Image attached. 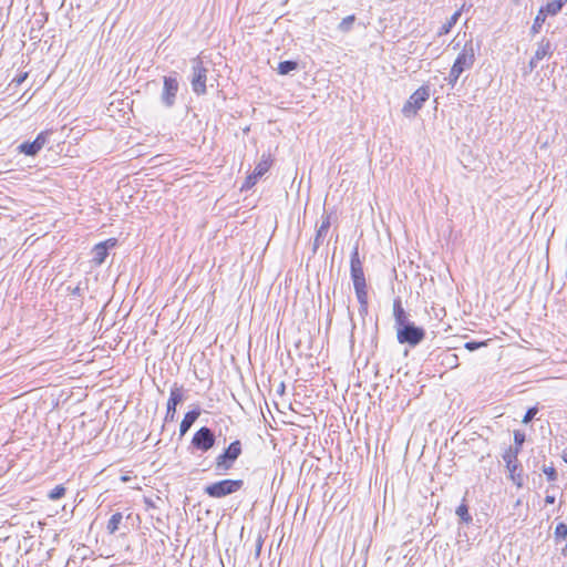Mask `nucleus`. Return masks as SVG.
<instances>
[{
  "label": "nucleus",
  "instance_id": "nucleus-8",
  "mask_svg": "<svg viewBox=\"0 0 567 567\" xmlns=\"http://www.w3.org/2000/svg\"><path fill=\"white\" fill-rule=\"evenodd\" d=\"M216 443V436L212 429L202 426L195 432L192 439V445L202 452L209 451Z\"/></svg>",
  "mask_w": 567,
  "mask_h": 567
},
{
  "label": "nucleus",
  "instance_id": "nucleus-1",
  "mask_svg": "<svg viewBox=\"0 0 567 567\" xmlns=\"http://www.w3.org/2000/svg\"><path fill=\"white\" fill-rule=\"evenodd\" d=\"M243 486V480L226 478L205 486L204 492L209 497L221 498L238 492Z\"/></svg>",
  "mask_w": 567,
  "mask_h": 567
},
{
  "label": "nucleus",
  "instance_id": "nucleus-16",
  "mask_svg": "<svg viewBox=\"0 0 567 567\" xmlns=\"http://www.w3.org/2000/svg\"><path fill=\"white\" fill-rule=\"evenodd\" d=\"M553 53L551 43L549 40L542 39L538 43L537 50L534 54V60H543L545 56Z\"/></svg>",
  "mask_w": 567,
  "mask_h": 567
},
{
  "label": "nucleus",
  "instance_id": "nucleus-42",
  "mask_svg": "<svg viewBox=\"0 0 567 567\" xmlns=\"http://www.w3.org/2000/svg\"><path fill=\"white\" fill-rule=\"evenodd\" d=\"M451 357L453 359L454 365L456 367L457 365V363H456L457 362V355L452 354Z\"/></svg>",
  "mask_w": 567,
  "mask_h": 567
},
{
  "label": "nucleus",
  "instance_id": "nucleus-33",
  "mask_svg": "<svg viewBox=\"0 0 567 567\" xmlns=\"http://www.w3.org/2000/svg\"><path fill=\"white\" fill-rule=\"evenodd\" d=\"M525 434L520 431H515L514 432V442H515V446L513 449H518V453L520 452V449H522V445L524 444L525 442Z\"/></svg>",
  "mask_w": 567,
  "mask_h": 567
},
{
  "label": "nucleus",
  "instance_id": "nucleus-19",
  "mask_svg": "<svg viewBox=\"0 0 567 567\" xmlns=\"http://www.w3.org/2000/svg\"><path fill=\"white\" fill-rule=\"evenodd\" d=\"M460 16H461L460 11H456L455 13H453L452 17L445 23L442 24L437 34L439 35L447 34L451 31V29L456 24Z\"/></svg>",
  "mask_w": 567,
  "mask_h": 567
},
{
  "label": "nucleus",
  "instance_id": "nucleus-43",
  "mask_svg": "<svg viewBox=\"0 0 567 567\" xmlns=\"http://www.w3.org/2000/svg\"><path fill=\"white\" fill-rule=\"evenodd\" d=\"M557 1L561 2V6H564L567 2V0H557Z\"/></svg>",
  "mask_w": 567,
  "mask_h": 567
},
{
  "label": "nucleus",
  "instance_id": "nucleus-35",
  "mask_svg": "<svg viewBox=\"0 0 567 567\" xmlns=\"http://www.w3.org/2000/svg\"><path fill=\"white\" fill-rule=\"evenodd\" d=\"M537 412H538V409H537L536 406H534V408H529V409L526 411V413H525V415H524V417H523V423H529V422L535 417V415L537 414Z\"/></svg>",
  "mask_w": 567,
  "mask_h": 567
},
{
  "label": "nucleus",
  "instance_id": "nucleus-18",
  "mask_svg": "<svg viewBox=\"0 0 567 567\" xmlns=\"http://www.w3.org/2000/svg\"><path fill=\"white\" fill-rule=\"evenodd\" d=\"M18 150L20 153L28 155V156H34L41 151L40 147L38 146V143H35L34 141L24 142V143L20 144Z\"/></svg>",
  "mask_w": 567,
  "mask_h": 567
},
{
  "label": "nucleus",
  "instance_id": "nucleus-5",
  "mask_svg": "<svg viewBox=\"0 0 567 567\" xmlns=\"http://www.w3.org/2000/svg\"><path fill=\"white\" fill-rule=\"evenodd\" d=\"M429 97L430 87L427 85H422L409 97V100L403 105V115L406 117L415 116L419 110H421L423 104L429 100Z\"/></svg>",
  "mask_w": 567,
  "mask_h": 567
},
{
  "label": "nucleus",
  "instance_id": "nucleus-37",
  "mask_svg": "<svg viewBox=\"0 0 567 567\" xmlns=\"http://www.w3.org/2000/svg\"><path fill=\"white\" fill-rule=\"evenodd\" d=\"M27 78H28V73L24 72V73L19 74L17 78H14L12 80V82L16 83L17 85H20L25 81Z\"/></svg>",
  "mask_w": 567,
  "mask_h": 567
},
{
  "label": "nucleus",
  "instance_id": "nucleus-31",
  "mask_svg": "<svg viewBox=\"0 0 567 567\" xmlns=\"http://www.w3.org/2000/svg\"><path fill=\"white\" fill-rule=\"evenodd\" d=\"M462 73L463 72H461L458 69H456V68H454L452 65L451 71H450L449 76L446 78V80L449 81V83L452 86H454Z\"/></svg>",
  "mask_w": 567,
  "mask_h": 567
},
{
  "label": "nucleus",
  "instance_id": "nucleus-44",
  "mask_svg": "<svg viewBox=\"0 0 567 567\" xmlns=\"http://www.w3.org/2000/svg\"><path fill=\"white\" fill-rule=\"evenodd\" d=\"M564 461L567 463V455H564Z\"/></svg>",
  "mask_w": 567,
  "mask_h": 567
},
{
  "label": "nucleus",
  "instance_id": "nucleus-4",
  "mask_svg": "<svg viewBox=\"0 0 567 567\" xmlns=\"http://www.w3.org/2000/svg\"><path fill=\"white\" fill-rule=\"evenodd\" d=\"M207 73L208 69L204 65V62L199 56L192 60L190 84L194 93L197 95L206 93Z\"/></svg>",
  "mask_w": 567,
  "mask_h": 567
},
{
  "label": "nucleus",
  "instance_id": "nucleus-6",
  "mask_svg": "<svg viewBox=\"0 0 567 567\" xmlns=\"http://www.w3.org/2000/svg\"><path fill=\"white\" fill-rule=\"evenodd\" d=\"M425 338V331L423 328L415 326L413 322L409 326L399 328L396 332V339L401 344H409L416 347Z\"/></svg>",
  "mask_w": 567,
  "mask_h": 567
},
{
  "label": "nucleus",
  "instance_id": "nucleus-26",
  "mask_svg": "<svg viewBox=\"0 0 567 567\" xmlns=\"http://www.w3.org/2000/svg\"><path fill=\"white\" fill-rule=\"evenodd\" d=\"M65 492H66V489L63 485H56L53 489L50 491V493L48 494V497L51 501H56V499L62 498L65 495Z\"/></svg>",
  "mask_w": 567,
  "mask_h": 567
},
{
  "label": "nucleus",
  "instance_id": "nucleus-41",
  "mask_svg": "<svg viewBox=\"0 0 567 567\" xmlns=\"http://www.w3.org/2000/svg\"><path fill=\"white\" fill-rule=\"evenodd\" d=\"M561 555L564 557H567V542H566V545L561 548Z\"/></svg>",
  "mask_w": 567,
  "mask_h": 567
},
{
  "label": "nucleus",
  "instance_id": "nucleus-10",
  "mask_svg": "<svg viewBox=\"0 0 567 567\" xmlns=\"http://www.w3.org/2000/svg\"><path fill=\"white\" fill-rule=\"evenodd\" d=\"M178 87L179 85L176 78L164 76L161 99L165 106L172 107L174 105Z\"/></svg>",
  "mask_w": 567,
  "mask_h": 567
},
{
  "label": "nucleus",
  "instance_id": "nucleus-36",
  "mask_svg": "<svg viewBox=\"0 0 567 567\" xmlns=\"http://www.w3.org/2000/svg\"><path fill=\"white\" fill-rule=\"evenodd\" d=\"M262 544H264V540L261 538V536L259 535L256 539V549H255V556L256 558H258L260 556V551H261V548H262Z\"/></svg>",
  "mask_w": 567,
  "mask_h": 567
},
{
  "label": "nucleus",
  "instance_id": "nucleus-15",
  "mask_svg": "<svg viewBox=\"0 0 567 567\" xmlns=\"http://www.w3.org/2000/svg\"><path fill=\"white\" fill-rule=\"evenodd\" d=\"M199 415H200V409L199 408H196V409H194L192 411H188L184 415V419L182 420L181 425H179V434H181V436L185 435L188 432V430L196 422V420L199 417Z\"/></svg>",
  "mask_w": 567,
  "mask_h": 567
},
{
  "label": "nucleus",
  "instance_id": "nucleus-14",
  "mask_svg": "<svg viewBox=\"0 0 567 567\" xmlns=\"http://www.w3.org/2000/svg\"><path fill=\"white\" fill-rule=\"evenodd\" d=\"M393 317H394V321H395L396 331L399 330V328H402L404 326H409L410 323H412L409 320L408 313L405 312V310L402 307V302H401L400 298H396L393 301Z\"/></svg>",
  "mask_w": 567,
  "mask_h": 567
},
{
  "label": "nucleus",
  "instance_id": "nucleus-40",
  "mask_svg": "<svg viewBox=\"0 0 567 567\" xmlns=\"http://www.w3.org/2000/svg\"><path fill=\"white\" fill-rule=\"evenodd\" d=\"M72 293L75 296H81V288L78 286L72 290Z\"/></svg>",
  "mask_w": 567,
  "mask_h": 567
},
{
  "label": "nucleus",
  "instance_id": "nucleus-21",
  "mask_svg": "<svg viewBox=\"0 0 567 567\" xmlns=\"http://www.w3.org/2000/svg\"><path fill=\"white\" fill-rule=\"evenodd\" d=\"M123 519V515L122 513L117 512V513H114L111 518L109 519V523H107V532L110 534H114L117 529H118V525L121 524Z\"/></svg>",
  "mask_w": 567,
  "mask_h": 567
},
{
  "label": "nucleus",
  "instance_id": "nucleus-30",
  "mask_svg": "<svg viewBox=\"0 0 567 567\" xmlns=\"http://www.w3.org/2000/svg\"><path fill=\"white\" fill-rule=\"evenodd\" d=\"M487 346V341H467L464 344V348L471 352L476 351L483 347Z\"/></svg>",
  "mask_w": 567,
  "mask_h": 567
},
{
  "label": "nucleus",
  "instance_id": "nucleus-39",
  "mask_svg": "<svg viewBox=\"0 0 567 567\" xmlns=\"http://www.w3.org/2000/svg\"><path fill=\"white\" fill-rule=\"evenodd\" d=\"M545 503H546V504H554V503H555V496L547 495V496L545 497Z\"/></svg>",
  "mask_w": 567,
  "mask_h": 567
},
{
  "label": "nucleus",
  "instance_id": "nucleus-7",
  "mask_svg": "<svg viewBox=\"0 0 567 567\" xmlns=\"http://www.w3.org/2000/svg\"><path fill=\"white\" fill-rule=\"evenodd\" d=\"M517 456L518 449H513V446H509L503 454V460L506 463V468L509 473V478L516 486L520 487L523 485V476L522 470H519Z\"/></svg>",
  "mask_w": 567,
  "mask_h": 567
},
{
  "label": "nucleus",
  "instance_id": "nucleus-29",
  "mask_svg": "<svg viewBox=\"0 0 567 567\" xmlns=\"http://www.w3.org/2000/svg\"><path fill=\"white\" fill-rule=\"evenodd\" d=\"M543 473L546 475L547 480L549 482H555L558 477L557 472L553 464L550 465H543Z\"/></svg>",
  "mask_w": 567,
  "mask_h": 567
},
{
  "label": "nucleus",
  "instance_id": "nucleus-23",
  "mask_svg": "<svg viewBox=\"0 0 567 567\" xmlns=\"http://www.w3.org/2000/svg\"><path fill=\"white\" fill-rule=\"evenodd\" d=\"M561 2L554 0L548 2L545 7H542L540 10H545V16H556L561 10Z\"/></svg>",
  "mask_w": 567,
  "mask_h": 567
},
{
  "label": "nucleus",
  "instance_id": "nucleus-9",
  "mask_svg": "<svg viewBox=\"0 0 567 567\" xmlns=\"http://www.w3.org/2000/svg\"><path fill=\"white\" fill-rule=\"evenodd\" d=\"M476 49L472 40L465 42L462 51L455 59L453 66L458 69L461 72L470 70L475 62Z\"/></svg>",
  "mask_w": 567,
  "mask_h": 567
},
{
  "label": "nucleus",
  "instance_id": "nucleus-2",
  "mask_svg": "<svg viewBox=\"0 0 567 567\" xmlns=\"http://www.w3.org/2000/svg\"><path fill=\"white\" fill-rule=\"evenodd\" d=\"M241 443L240 441L236 440L231 442L225 451L219 454L215 460V470L218 474L226 473L229 471L234 463L237 461V458L241 454Z\"/></svg>",
  "mask_w": 567,
  "mask_h": 567
},
{
  "label": "nucleus",
  "instance_id": "nucleus-22",
  "mask_svg": "<svg viewBox=\"0 0 567 567\" xmlns=\"http://www.w3.org/2000/svg\"><path fill=\"white\" fill-rule=\"evenodd\" d=\"M359 302V313L365 316L368 313V291L355 292Z\"/></svg>",
  "mask_w": 567,
  "mask_h": 567
},
{
  "label": "nucleus",
  "instance_id": "nucleus-38",
  "mask_svg": "<svg viewBox=\"0 0 567 567\" xmlns=\"http://www.w3.org/2000/svg\"><path fill=\"white\" fill-rule=\"evenodd\" d=\"M538 61L539 60H534V56L530 59V61H529V70L530 71H533L537 66Z\"/></svg>",
  "mask_w": 567,
  "mask_h": 567
},
{
  "label": "nucleus",
  "instance_id": "nucleus-32",
  "mask_svg": "<svg viewBox=\"0 0 567 567\" xmlns=\"http://www.w3.org/2000/svg\"><path fill=\"white\" fill-rule=\"evenodd\" d=\"M50 134L51 133L49 131H43L34 138V142L38 143L40 150H42V147L48 143Z\"/></svg>",
  "mask_w": 567,
  "mask_h": 567
},
{
  "label": "nucleus",
  "instance_id": "nucleus-25",
  "mask_svg": "<svg viewBox=\"0 0 567 567\" xmlns=\"http://www.w3.org/2000/svg\"><path fill=\"white\" fill-rule=\"evenodd\" d=\"M545 20H546L545 10H539L534 20V23L532 25V32L538 33L539 30L542 29V25L545 22Z\"/></svg>",
  "mask_w": 567,
  "mask_h": 567
},
{
  "label": "nucleus",
  "instance_id": "nucleus-12",
  "mask_svg": "<svg viewBox=\"0 0 567 567\" xmlns=\"http://www.w3.org/2000/svg\"><path fill=\"white\" fill-rule=\"evenodd\" d=\"M115 244H116L115 239H109L106 241L95 245L93 248V251H92L93 252L92 261L96 266L102 265L109 255V247L110 246L113 247V246H115Z\"/></svg>",
  "mask_w": 567,
  "mask_h": 567
},
{
  "label": "nucleus",
  "instance_id": "nucleus-34",
  "mask_svg": "<svg viewBox=\"0 0 567 567\" xmlns=\"http://www.w3.org/2000/svg\"><path fill=\"white\" fill-rule=\"evenodd\" d=\"M258 179L259 178L254 173H251L250 175L247 176L241 189H250L252 186L256 185Z\"/></svg>",
  "mask_w": 567,
  "mask_h": 567
},
{
  "label": "nucleus",
  "instance_id": "nucleus-20",
  "mask_svg": "<svg viewBox=\"0 0 567 567\" xmlns=\"http://www.w3.org/2000/svg\"><path fill=\"white\" fill-rule=\"evenodd\" d=\"M297 68H298V63L296 61L286 60L278 64L277 70H278L279 74L286 75V74H289L291 71L297 70Z\"/></svg>",
  "mask_w": 567,
  "mask_h": 567
},
{
  "label": "nucleus",
  "instance_id": "nucleus-3",
  "mask_svg": "<svg viewBox=\"0 0 567 567\" xmlns=\"http://www.w3.org/2000/svg\"><path fill=\"white\" fill-rule=\"evenodd\" d=\"M350 276L353 282L354 292L368 291L363 265L360 259L358 246H355L351 251Z\"/></svg>",
  "mask_w": 567,
  "mask_h": 567
},
{
  "label": "nucleus",
  "instance_id": "nucleus-27",
  "mask_svg": "<svg viewBox=\"0 0 567 567\" xmlns=\"http://www.w3.org/2000/svg\"><path fill=\"white\" fill-rule=\"evenodd\" d=\"M456 514L457 516L464 522V523H470L472 522V516L470 515L468 513V508L465 504H461L457 508H456Z\"/></svg>",
  "mask_w": 567,
  "mask_h": 567
},
{
  "label": "nucleus",
  "instance_id": "nucleus-13",
  "mask_svg": "<svg viewBox=\"0 0 567 567\" xmlns=\"http://www.w3.org/2000/svg\"><path fill=\"white\" fill-rule=\"evenodd\" d=\"M331 226V214H323L321 217V224L319 228L317 229L315 240H313V252L317 251V249L320 247V245L323 243L324 237L327 236V233Z\"/></svg>",
  "mask_w": 567,
  "mask_h": 567
},
{
  "label": "nucleus",
  "instance_id": "nucleus-28",
  "mask_svg": "<svg viewBox=\"0 0 567 567\" xmlns=\"http://www.w3.org/2000/svg\"><path fill=\"white\" fill-rule=\"evenodd\" d=\"M355 17L353 14L343 18L342 21L339 23V30L342 32H348L351 29Z\"/></svg>",
  "mask_w": 567,
  "mask_h": 567
},
{
  "label": "nucleus",
  "instance_id": "nucleus-17",
  "mask_svg": "<svg viewBox=\"0 0 567 567\" xmlns=\"http://www.w3.org/2000/svg\"><path fill=\"white\" fill-rule=\"evenodd\" d=\"M270 166H271L270 157L266 156V155H262L261 159L258 162V164L256 165V167H255L252 173L258 178H261L269 171Z\"/></svg>",
  "mask_w": 567,
  "mask_h": 567
},
{
  "label": "nucleus",
  "instance_id": "nucleus-24",
  "mask_svg": "<svg viewBox=\"0 0 567 567\" xmlns=\"http://www.w3.org/2000/svg\"><path fill=\"white\" fill-rule=\"evenodd\" d=\"M554 536H555L556 543L565 540L567 538V524H565V523L557 524V526L555 528Z\"/></svg>",
  "mask_w": 567,
  "mask_h": 567
},
{
  "label": "nucleus",
  "instance_id": "nucleus-11",
  "mask_svg": "<svg viewBox=\"0 0 567 567\" xmlns=\"http://www.w3.org/2000/svg\"><path fill=\"white\" fill-rule=\"evenodd\" d=\"M184 400L183 389L174 384L171 389L169 398L167 401V410L165 414V422H172L175 419L176 408Z\"/></svg>",
  "mask_w": 567,
  "mask_h": 567
}]
</instances>
